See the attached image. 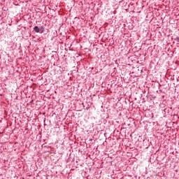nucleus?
I'll use <instances>...</instances> for the list:
<instances>
[{
	"mask_svg": "<svg viewBox=\"0 0 179 179\" xmlns=\"http://www.w3.org/2000/svg\"><path fill=\"white\" fill-rule=\"evenodd\" d=\"M34 31H36V33H40V28L37 26L34 27Z\"/></svg>",
	"mask_w": 179,
	"mask_h": 179,
	"instance_id": "obj_1",
	"label": "nucleus"
},
{
	"mask_svg": "<svg viewBox=\"0 0 179 179\" xmlns=\"http://www.w3.org/2000/svg\"><path fill=\"white\" fill-rule=\"evenodd\" d=\"M39 33H43L44 32V27H41V29H39Z\"/></svg>",
	"mask_w": 179,
	"mask_h": 179,
	"instance_id": "obj_2",
	"label": "nucleus"
},
{
	"mask_svg": "<svg viewBox=\"0 0 179 179\" xmlns=\"http://www.w3.org/2000/svg\"><path fill=\"white\" fill-rule=\"evenodd\" d=\"M90 141H92V139H90Z\"/></svg>",
	"mask_w": 179,
	"mask_h": 179,
	"instance_id": "obj_3",
	"label": "nucleus"
}]
</instances>
